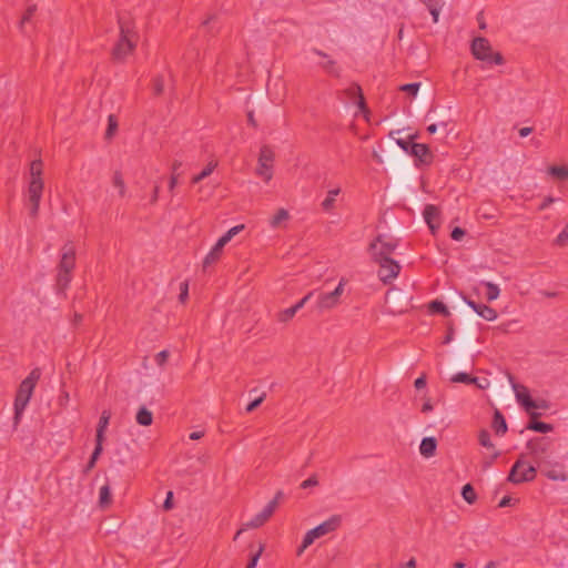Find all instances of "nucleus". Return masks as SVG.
Wrapping results in <instances>:
<instances>
[{
    "label": "nucleus",
    "mask_w": 568,
    "mask_h": 568,
    "mask_svg": "<svg viewBox=\"0 0 568 568\" xmlns=\"http://www.w3.org/2000/svg\"><path fill=\"white\" fill-rule=\"evenodd\" d=\"M172 499H173V493L169 491L168 495H166V498L164 500V504H163V508L165 510H170L173 507Z\"/></svg>",
    "instance_id": "nucleus-60"
},
{
    "label": "nucleus",
    "mask_w": 568,
    "mask_h": 568,
    "mask_svg": "<svg viewBox=\"0 0 568 568\" xmlns=\"http://www.w3.org/2000/svg\"><path fill=\"white\" fill-rule=\"evenodd\" d=\"M462 496L463 498L469 504H474L477 499V495L475 493V489L470 484H466L462 489Z\"/></svg>",
    "instance_id": "nucleus-35"
},
{
    "label": "nucleus",
    "mask_w": 568,
    "mask_h": 568,
    "mask_svg": "<svg viewBox=\"0 0 568 568\" xmlns=\"http://www.w3.org/2000/svg\"><path fill=\"white\" fill-rule=\"evenodd\" d=\"M222 252L223 251H215V245H214L204 258V262H203L204 266H209V265L215 263L221 257Z\"/></svg>",
    "instance_id": "nucleus-41"
},
{
    "label": "nucleus",
    "mask_w": 568,
    "mask_h": 568,
    "mask_svg": "<svg viewBox=\"0 0 568 568\" xmlns=\"http://www.w3.org/2000/svg\"><path fill=\"white\" fill-rule=\"evenodd\" d=\"M450 381L453 383H464V384H474V383H477V377H473L470 376L469 374L467 373H457L455 374Z\"/></svg>",
    "instance_id": "nucleus-37"
},
{
    "label": "nucleus",
    "mask_w": 568,
    "mask_h": 568,
    "mask_svg": "<svg viewBox=\"0 0 568 568\" xmlns=\"http://www.w3.org/2000/svg\"><path fill=\"white\" fill-rule=\"evenodd\" d=\"M216 166V163L210 162L199 174L194 175L191 180L192 184H197L205 178L212 174Z\"/></svg>",
    "instance_id": "nucleus-33"
},
{
    "label": "nucleus",
    "mask_w": 568,
    "mask_h": 568,
    "mask_svg": "<svg viewBox=\"0 0 568 568\" xmlns=\"http://www.w3.org/2000/svg\"><path fill=\"white\" fill-rule=\"evenodd\" d=\"M480 284L486 287V298L489 302L495 301L499 297L500 290L497 284L486 281L480 282Z\"/></svg>",
    "instance_id": "nucleus-29"
},
{
    "label": "nucleus",
    "mask_w": 568,
    "mask_h": 568,
    "mask_svg": "<svg viewBox=\"0 0 568 568\" xmlns=\"http://www.w3.org/2000/svg\"><path fill=\"white\" fill-rule=\"evenodd\" d=\"M452 239L455 240V241H462L463 237L465 236V231L460 227H455L453 231H452V234H450Z\"/></svg>",
    "instance_id": "nucleus-58"
},
{
    "label": "nucleus",
    "mask_w": 568,
    "mask_h": 568,
    "mask_svg": "<svg viewBox=\"0 0 568 568\" xmlns=\"http://www.w3.org/2000/svg\"><path fill=\"white\" fill-rule=\"evenodd\" d=\"M112 184L114 187L119 190L120 197H124L126 194V186L123 179V175L120 171H115L112 176Z\"/></svg>",
    "instance_id": "nucleus-30"
},
{
    "label": "nucleus",
    "mask_w": 568,
    "mask_h": 568,
    "mask_svg": "<svg viewBox=\"0 0 568 568\" xmlns=\"http://www.w3.org/2000/svg\"><path fill=\"white\" fill-rule=\"evenodd\" d=\"M314 292L307 293L303 298H301L293 307L298 312L301 308L304 307V305L310 301V298L313 296Z\"/></svg>",
    "instance_id": "nucleus-54"
},
{
    "label": "nucleus",
    "mask_w": 568,
    "mask_h": 568,
    "mask_svg": "<svg viewBox=\"0 0 568 568\" xmlns=\"http://www.w3.org/2000/svg\"><path fill=\"white\" fill-rule=\"evenodd\" d=\"M169 356H170L169 351H166V349L161 351V352H160V353H158V354H156V356H155V362H156V364H158L159 366H161V367H162V366H164V365H165V363H166V361H168V358H169Z\"/></svg>",
    "instance_id": "nucleus-48"
},
{
    "label": "nucleus",
    "mask_w": 568,
    "mask_h": 568,
    "mask_svg": "<svg viewBox=\"0 0 568 568\" xmlns=\"http://www.w3.org/2000/svg\"><path fill=\"white\" fill-rule=\"evenodd\" d=\"M265 399V394H262L258 398L254 399L246 406V412L252 413L254 409H256Z\"/></svg>",
    "instance_id": "nucleus-50"
},
{
    "label": "nucleus",
    "mask_w": 568,
    "mask_h": 568,
    "mask_svg": "<svg viewBox=\"0 0 568 568\" xmlns=\"http://www.w3.org/2000/svg\"><path fill=\"white\" fill-rule=\"evenodd\" d=\"M536 474L537 470L532 465L528 464L523 458H518L509 471L508 480L513 484L531 481L535 479Z\"/></svg>",
    "instance_id": "nucleus-8"
},
{
    "label": "nucleus",
    "mask_w": 568,
    "mask_h": 568,
    "mask_svg": "<svg viewBox=\"0 0 568 568\" xmlns=\"http://www.w3.org/2000/svg\"><path fill=\"white\" fill-rule=\"evenodd\" d=\"M112 503L111 487L109 484L103 485L99 491V505L101 508H106Z\"/></svg>",
    "instance_id": "nucleus-24"
},
{
    "label": "nucleus",
    "mask_w": 568,
    "mask_h": 568,
    "mask_svg": "<svg viewBox=\"0 0 568 568\" xmlns=\"http://www.w3.org/2000/svg\"><path fill=\"white\" fill-rule=\"evenodd\" d=\"M231 241L226 234H223L215 243V251H223V247Z\"/></svg>",
    "instance_id": "nucleus-55"
},
{
    "label": "nucleus",
    "mask_w": 568,
    "mask_h": 568,
    "mask_svg": "<svg viewBox=\"0 0 568 568\" xmlns=\"http://www.w3.org/2000/svg\"><path fill=\"white\" fill-rule=\"evenodd\" d=\"M118 130V120L115 115L110 114L108 116V128L105 131V139L110 140L114 136L115 132Z\"/></svg>",
    "instance_id": "nucleus-36"
},
{
    "label": "nucleus",
    "mask_w": 568,
    "mask_h": 568,
    "mask_svg": "<svg viewBox=\"0 0 568 568\" xmlns=\"http://www.w3.org/2000/svg\"><path fill=\"white\" fill-rule=\"evenodd\" d=\"M284 498V493L282 490H278L274 498L272 500H270L268 503H274V510H276L278 504L281 503V500Z\"/></svg>",
    "instance_id": "nucleus-61"
},
{
    "label": "nucleus",
    "mask_w": 568,
    "mask_h": 568,
    "mask_svg": "<svg viewBox=\"0 0 568 568\" xmlns=\"http://www.w3.org/2000/svg\"><path fill=\"white\" fill-rule=\"evenodd\" d=\"M548 173L561 180L568 179V168L566 166L552 165L548 169Z\"/></svg>",
    "instance_id": "nucleus-38"
},
{
    "label": "nucleus",
    "mask_w": 568,
    "mask_h": 568,
    "mask_svg": "<svg viewBox=\"0 0 568 568\" xmlns=\"http://www.w3.org/2000/svg\"><path fill=\"white\" fill-rule=\"evenodd\" d=\"M471 53L475 59L484 62L488 67L501 65L504 63L501 53L493 51L489 41L483 37H477L473 40Z\"/></svg>",
    "instance_id": "nucleus-5"
},
{
    "label": "nucleus",
    "mask_w": 568,
    "mask_h": 568,
    "mask_svg": "<svg viewBox=\"0 0 568 568\" xmlns=\"http://www.w3.org/2000/svg\"><path fill=\"white\" fill-rule=\"evenodd\" d=\"M423 215H424L425 222L427 223V225L434 233L436 231V229H438V226H439V224H438L439 210L437 209V206H435L433 204H428L425 206V209L423 211Z\"/></svg>",
    "instance_id": "nucleus-17"
},
{
    "label": "nucleus",
    "mask_w": 568,
    "mask_h": 568,
    "mask_svg": "<svg viewBox=\"0 0 568 568\" xmlns=\"http://www.w3.org/2000/svg\"><path fill=\"white\" fill-rule=\"evenodd\" d=\"M478 442L483 447L493 450L490 459L485 462V467H489L494 463V460L499 457V452L495 449V445L491 442L490 434L486 429H481L479 432Z\"/></svg>",
    "instance_id": "nucleus-16"
},
{
    "label": "nucleus",
    "mask_w": 568,
    "mask_h": 568,
    "mask_svg": "<svg viewBox=\"0 0 568 568\" xmlns=\"http://www.w3.org/2000/svg\"><path fill=\"white\" fill-rule=\"evenodd\" d=\"M555 201H556V199H555V197H552V196H547V197L542 201V203L539 205L538 210H539V211H544V210H546V209H547L550 204H552Z\"/></svg>",
    "instance_id": "nucleus-62"
},
{
    "label": "nucleus",
    "mask_w": 568,
    "mask_h": 568,
    "mask_svg": "<svg viewBox=\"0 0 568 568\" xmlns=\"http://www.w3.org/2000/svg\"><path fill=\"white\" fill-rule=\"evenodd\" d=\"M476 313L480 317H483L484 320L489 321V322L495 321L498 316L496 310H494L493 307L485 305V304H479L478 308L476 310Z\"/></svg>",
    "instance_id": "nucleus-26"
},
{
    "label": "nucleus",
    "mask_w": 568,
    "mask_h": 568,
    "mask_svg": "<svg viewBox=\"0 0 568 568\" xmlns=\"http://www.w3.org/2000/svg\"><path fill=\"white\" fill-rule=\"evenodd\" d=\"M527 429L546 434V433L551 432L554 429V427L551 424L538 422V420H536V418L530 417V422L527 425Z\"/></svg>",
    "instance_id": "nucleus-25"
},
{
    "label": "nucleus",
    "mask_w": 568,
    "mask_h": 568,
    "mask_svg": "<svg viewBox=\"0 0 568 568\" xmlns=\"http://www.w3.org/2000/svg\"><path fill=\"white\" fill-rule=\"evenodd\" d=\"M104 434V430L97 429L94 448L103 450Z\"/></svg>",
    "instance_id": "nucleus-53"
},
{
    "label": "nucleus",
    "mask_w": 568,
    "mask_h": 568,
    "mask_svg": "<svg viewBox=\"0 0 568 568\" xmlns=\"http://www.w3.org/2000/svg\"><path fill=\"white\" fill-rule=\"evenodd\" d=\"M415 138V135H410L408 140H404V139H397L396 140V143L397 145L404 150L405 152H407L408 154L410 153V146H413V142L412 140Z\"/></svg>",
    "instance_id": "nucleus-45"
},
{
    "label": "nucleus",
    "mask_w": 568,
    "mask_h": 568,
    "mask_svg": "<svg viewBox=\"0 0 568 568\" xmlns=\"http://www.w3.org/2000/svg\"><path fill=\"white\" fill-rule=\"evenodd\" d=\"M318 485V480L316 475H312L307 479L303 480L301 484V488L306 489L308 487H314Z\"/></svg>",
    "instance_id": "nucleus-52"
},
{
    "label": "nucleus",
    "mask_w": 568,
    "mask_h": 568,
    "mask_svg": "<svg viewBox=\"0 0 568 568\" xmlns=\"http://www.w3.org/2000/svg\"><path fill=\"white\" fill-rule=\"evenodd\" d=\"M290 219L288 211L285 209H280L277 212L273 215V217L270 221V225L273 229H277L281 226L283 222H286Z\"/></svg>",
    "instance_id": "nucleus-27"
},
{
    "label": "nucleus",
    "mask_w": 568,
    "mask_h": 568,
    "mask_svg": "<svg viewBox=\"0 0 568 568\" xmlns=\"http://www.w3.org/2000/svg\"><path fill=\"white\" fill-rule=\"evenodd\" d=\"M436 447L437 442L434 437H425L419 445V452L424 457L429 458L435 455Z\"/></svg>",
    "instance_id": "nucleus-19"
},
{
    "label": "nucleus",
    "mask_w": 568,
    "mask_h": 568,
    "mask_svg": "<svg viewBox=\"0 0 568 568\" xmlns=\"http://www.w3.org/2000/svg\"><path fill=\"white\" fill-rule=\"evenodd\" d=\"M231 241L226 234H223L215 243V251H223V247Z\"/></svg>",
    "instance_id": "nucleus-57"
},
{
    "label": "nucleus",
    "mask_w": 568,
    "mask_h": 568,
    "mask_svg": "<svg viewBox=\"0 0 568 568\" xmlns=\"http://www.w3.org/2000/svg\"><path fill=\"white\" fill-rule=\"evenodd\" d=\"M548 446V442L545 438H536L528 442L527 447L534 455L545 453Z\"/></svg>",
    "instance_id": "nucleus-23"
},
{
    "label": "nucleus",
    "mask_w": 568,
    "mask_h": 568,
    "mask_svg": "<svg viewBox=\"0 0 568 568\" xmlns=\"http://www.w3.org/2000/svg\"><path fill=\"white\" fill-rule=\"evenodd\" d=\"M548 408H549V404L547 403V400L541 399V400H535V406L532 407V410L534 409H548Z\"/></svg>",
    "instance_id": "nucleus-63"
},
{
    "label": "nucleus",
    "mask_w": 568,
    "mask_h": 568,
    "mask_svg": "<svg viewBox=\"0 0 568 568\" xmlns=\"http://www.w3.org/2000/svg\"><path fill=\"white\" fill-rule=\"evenodd\" d=\"M75 267V247L67 243L61 248V256L57 267V288L64 292L72 281V272Z\"/></svg>",
    "instance_id": "nucleus-3"
},
{
    "label": "nucleus",
    "mask_w": 568,
    "mask_h": 568,
    "mask_svg": "<svg viewBox=\"0 0 568 568\" xmlns=\"http://www.w3.org/2000/svg\"><path fill=\"white\" fill-rule=\"evenodd\" d=\"M374 262L379 266L377 274L384 284H390L400 272V265L392 257H383Z\"/></svg>",
    "instance_id": "nucleus-11"
},
{
    "label": "nucleus",
    "mask_w": 568,
    "mask_h": 568,
    "mask_svg": "<svg viewBox=\"0 0 568 568\" xmlns=\"http://www.w3.org/2000/svg\"><path fill=\"white\" fill-rule=\"evenodd\" d=\"M420 2L426 6L433 17V21L436 23L438 21L439 12L445 6V0H420Z\"/></svg>",
    "instance_id": "nucleus-20"
},
{
    "label": "nucleus",
    "mask_w": 568,
    "mask_h": 568,
    "mask_svg": "<svg viewBox=\"0 0 568 568\" xmlns=\"http://www.w3.org/2000/svg\"><path fill=\"white\" fill-rule=\"evenodd\" d=\"M397 246L398 242L396 239L384 234L378 235L376 240L369 244L373 261L390 257Z\"/></svg>",
    "instance_id": "nucleus-7"
},
{
    "label": "nucleus",
    "mask_w": 568,
    "mask_h": 568,
    "mask_svg": "<svg viewBox=\"0 0 568 568\" xmlns=\"http://www.w3.org/2000/svg\"><path fill=\"white\" fill-rule=\"evenodd\" d=\"M275 154L268 145H263L260 150L258 164L256 174L265 182H270L273 178V162Z\"/></svg>",
    "instance_id": "nucleus-10"
},
{
    "label": "nucleus",
    "mask_w": 568,
    "mask_h": 568,
    "mask_svg": "<svg viewBox=\"0 0 568 568\" xmlns=\"http://www.w3.org/2000/svg\"><path fill=\"white\" fill-rule=\"evenodd\" d=\"M263 546L258 547V550L251 557L250 562L246 568H255L257 565V561L263 552Z\"/></svg>",
    "instance_id": "nucleus-51"
},
{
    "label": "nucleus",
    "mask_w": 568,
    "mask_h": 568,
    "mask_svg": "<svg viewBox=\"0 0 568 568\" xmlns=\"http://www.w3.org/2000/svg\"><path fill=\"white\" fill-rule=\"evenodd\" d=\"M414 386L417 388V389H422L426 386V377L425 375H422L420 377H418L415 383H414Z\"/></svg>",
    "instance_id": "nucleus-64"
},
{
    "label": "nucleus",
    "mask_w": 568,
    "mask_h": 568,
    "mask_svg": "<svg viewBox=\"0 0 568 568\" xmlns=\"http://www.w3.org/2000/svg\"><path fill=\"white\" fill-rule=\"evenodd\" d=\"M344 93L347 97V99L355 102L359 109H365V99L363 95V91L357 83H352L348 88L344 90Z\"/></svg>",
    "instance_id": "nucleus-18"
},
{
    "label": "nucleus",
    "mask_w": 568,
    "mask_h": 568,
    "mask_svg": "<svg viewBox=\"0 0 568 568\" xmlns=\"http://www.w3.org/2000/svg\"><path fill=\"white\" fill-rule=\"evenodd\" d=\"M296 310L292 306V307H288V308H285L281 312L277 313V321L281 322V323H286L288 321H291L295 314H296Z\"/></svg>",
    "instance_id": "nucleus-40"
},
{
    "label": "nucleus",
    "mask_w": 568,
    "mask_h": 568,
    "mask_svg": "<svg viewBox=\"0 0 568 568\" xmlns=\"http://www.w3.org/2000/svg\"><path fill=\"white\" fill-rule=\"evenodd\" d=\"M182 162L180 160H174L171 165V176L169 181V191L172 193L178 185L179 178L182 175L181 172Z\"/></svg>",
    "instance_id": "nucleus-21"
},
{
    "label": "nucleus",
    "mask_w": 568,
    "mask_h": 568,
    "mask_svg": "<svg viewBox=\"0 0 568 568\" xmlns=\"http://www.w3.org/2000/svg\"><path fill=\"white\" fill-rule=\"evenodd\" d=\"M187 297H189V283L185 281L180 284L179 301L184 304L187 301Z\"/></svg>",
    "instance_id": "nucleus-46"
},
{
    "label": "nucleus",
    "mask_w": 568,
    "mask_h": 568,
    "mask_svg": "<svg viewBox=\"0 0 568 568\" xmlns=\"http://www.w3.org/2000/svg\"><path fill=\"white\" fill-rule=\"evenodd\" d=\"M43 174V162L40 159H36L30 163L29 169V183H28V200L30 203L31 216H37L40 207V202L44 189V182L42 179Z\"/></svg>",
    "instance_id": "nucleus-2"
},
{
    "label": "nucleus",
    "mask_w": 568,
    "mask_h": 568,
    "mask_svg": "<svg viewBox=\"0 0 568 568\" xmlns=\"http://www.w3.org/2000/svg\"><path fill=\"white\" fill-rule=\"evenodd\" d=\"M419 87H420V83H417V82L407 83V84L400 85L399 90L403 92H407L413 97H416V94L418 93Z\"/></svg>",
    "instance_id": "nucleus-43"
},
{
    "label": "nucleus",
    "mask_w": 568,
    "mask_h": 568,
    "mask_svg": "<svg viewBox=\"0 0 568 568\" xmlns=\"http://www.w3.org/2000/svg\"><path fill=\"white\" fill-rule=\"evenodd\" d=\"M110 418H111V413L109 410H103L101 413L97 429H101V430L105 432L109 426Z\"/></svg>",
    "instance_id": "nucleus-42"
},
{
    "label": "nucleus",
    "mask_w": 568,
    "mask_h": 568,
    "mask_svg": "<svg viewBox=\"0 0 568 568\" xmlns=\"http://www.w3.org/2000/svg\"><path fill=\"white\" fill-rule=\"evenodd\" d=\"M40 371L34 368L31 373L20 383L14 398V422L18 423L23 414L30 398L33 394L36 385L40 378Z\"/></svg>",
    "instance_id": "nucleus-4"
},
{
    "label": "nucleus",
    "mask_w": 568,
    "mask_h": 568,
    "mask_svg": "<svg viewBox=\"0 0 568 568\" xmlns=\"http://www.w3.org/2000/svg\"><path fill=\"white\" fill-rule=\"evenodd\" d=\"M152 422V413L148 408L141 407L136 414V423L141 426H150Z\"/></svg>",
    "instance_id": "nucleus-28"
},
{
    "label": "nucleus",
    "mask_w": 568,
    "mask_h": 568,
    "mask_svg": "<svg viewBox=\"0 0 568 568\" xmlns=\"http://www.w3.org/2000/svg\"><path fill=\"white\" fill-rule=\"evenodd\" d=\"M409 154L415 158L416 165H429L434 160V155L428 145L424 143H414L413 146H410Z\"/></svg>",
    "instance_id": "nucleus-13"
},
{
    "label": "nucleus",
    "mask_w": 568,
    "mask_h": 568,
    "mask_svg": "<svg viewBox=\"0 0 568 568\" xmlns=\"http://www.w3.org/2000/svg\"><path fill=\"white\" fill-rule=\"evenodd\" d=\"M339 189L329 190L325 200L322 202V207L324 211L328 212L334 207L335 199L339 194Z\"/></svg>",
    "instance_id": "nucleus-31"
},
{
    "label": "nucleus",
    "mask_w": 568,
    "mask_h": 568,
    "mask_svg": "<svg viewBox=\"0 0 568 568\" xmlns=\"http://www.w3.org/2000/svg\"><path fill=\"white\" fill-rule=\"evenodd\" d=\"M37 8L36 6H30L27 8V10L24 11L22 18H21V21H20V28L23 29L24 24L27 22H29L32 17L34 16V12H36Z\"/></svg>",
    "instance_id": "nucleus-44"
},
{
    "label": "nucleus",
    "mask_w": 568,
    "mask_h": 568,
    "mask_svg": "<svg viewBox=\"0 0 568 568\" xmlns=\"http://www.w3.org/2000/svg\"><path fill=\"white\" fill-rule=\"evenodd\" d=\"M346 280L342 278L333 292L321 293L317 296L316 308L318 312H325L335 308L341 303V296L344 293Z\"/></svg>",
    "instance_id": "nucleus-9"
},
{
    "label": "nucleus",
    "mask_w": 568,
    "mask_h": 568,
    "mask_svg": "<svg viewBox=\"0 0 568 568\" xmlns=\"http://www.w3.org/2000/svg\"><path fill=\"white\" fill-rule=\"evenodd\" d=\"M274 503H268L262 511L256 514L250 521L245 524V528H258L263 526L274 514Z\"/></svg>",
    "instance_id": "nucleus-15"
},
{
    "label": "nucleus",
    "mask_w": 568,
    "mask_h": 568,
    "mask_svg": "<svg viewBox=\"0 0 568 568\" xmlns=\"http://www.w3.org/2000/svg\"><path fill=\"white\" fill-rule=\"evenodd\" d=\"M102 452L103 450H101V449H97V448L93 449V453L83 469V473L85 475L89 474L95 467V464H97L99 457L101 456Z\"/></svg>",
    "instance_id": "nucleus-39"
},
{
    "label": "nucleus",
    "mask_w": 568,
    "mask_h": 568,
    "mask_svg": "<svg viewBox=\"0 0 568 568\" xmlns=\"http://www.w3.org/2000/svg\"><path fill=\"white\" fill-rule=\"evenodd\" d=\"M231 241L226 234H223L215 243V251H223V247Z\"/></svg>",
    "instance_id": "nucleus-56"
},
{
    "label": "nucleus",
    "mask_w": 568,
    "mask_h": 568,
    "mask_svg": "<svg viewBox=\"0 0 568 568\" xmlns=\"http://www.w3.org/2000/svg\"><path fill=\"white\" fill-rule=\"evenodd\" d=\"M513 389L515 392L517 402L525 408V410L529 414V416L531 418H538L540 416V414L532 412V407L535 406V400L530 397L527 387L524 385L513 383Z\"/></svg>",
    "instance_id": "nucleus-12"
},
{
    "label": "nucleus",
    "mask_w": 568,
    "mask_h": 568,
    "mask_svg": "<svg viewBox=\"0 0 568 568\" xmlns=\"http://www.w3.org/2000/svg\"><path fill=\"white\" fill-rule=\"evenodd\" d=\"M118 23L119 38L112 48L111 57L116 62H124L133 54L140 37L134 21L129 16H119Z\"/></svg>",
    "instance_id": "nucleus-1"
},
{
    "label": "nucleus",
    "mask_w": 568,
    "mask_h": 568,
    "mask_svg": "<svg viewBox=\"0 0 568 568\" xmlns=\"http://www.w3.org/2000/svg\"><path fill=\"white\" fill-rule=\"evenodd\" d=\"M428 308L430 313H439L444 316L450 315V312L448 311L447 306L443 302L437 300L432 301L428 305Z\"/></svg>",
    "instance_id": "nucleus-34"
},
{
    "label": "nucleus",
    "mask_w": 568,
    "mask_h": 568,
    "mask_svg": "<svg viewBox=\"0 0 568 568\" xmlns=\"http://www.w3.org/2000/svg\"><path fill=\"white\" fill-rule=\"evenodd\" d=\"M493 429L497 435L503 436L507 432V423L503 414L496 409L491 424Z\"/></svg>",
    "instance_id": "nucleus-22"
},
{
    "label": "nucleus",
    "mask_w": 568,
    "mask_h": 568,
    "mask_svg": "<svg viewBox=\"0 0 568 568\" xmlns=\"http://www.w3.org/2000/svg\"><path fill=\"white\" fill-rule=\"evenodd\" d=\"M545 476L551 480L565 481L568 476L562 467H557L552 469L545 470Z\"/></svg>",
    "instance_id": "nucleus-32"
},
{
    "label": "nucleus",
    "mask_w": 568,
    "mask_h": 568,
    "mask_svg": "<svg viewBox=\"0 0 568 568\" xmlns=\"http://www.w3.org/2000/svg\"><path fill=\"white\" fill-rule=\"evenodd\" d=\"M243 229H244L243 224L235 225V226L231 227L225 234H226L227 237H230L232 240L233 236L239 234Z\"/></svg>",
    "instance_id": "nucleus-59"
},
{
    "label": "nucleus",
    "mask_w": 568,
    "mask_h": 568,
    "mask_svg": "<svg viewBox=\"0 0 568 568\" xmlns=\"http://www.w3.org/2000/svg\"><path fill=\"white\" fill-rule=\"evenodd\" d=\"M153 90L155 94H161L164 90V80L162 77H158L153 81Z\"/></svg>",
    "instance_id": "nucleus-49"
},
{
    "label": "nucleus",
    "mask_w": 568,
    "mask_h": 568,
    "mask_svg": "<svg viewBox=\"0 0 568 568\" xmlns=\"http://www.w3.org/2000/svg\"><path fill=\"white\" fill-rule=\"evenodd\" d=\"M341 521V516L334 515L315 528L308 530L303 538L302 545L297 549V556H301L304 550L315 541V539L335 531L339 527Z\"/></svg>",
    "instance_id": "nucleus-6"
},
{
    "label": "nucleus",
    "mask_w": 568,
    "mask_h": 568,
    "mask_svg": "<svg viewBox=\"0 0 568 568\" xmlns=\"http://www.w3.org/2000/svg\"><path fill=\"white\" fill-rule=\"evenodd\" d=\"M312 52L324 59V61L320 63V67L325 73L335 78L341 77V68L338 67L337 62L334 59H332L327 53L323 52L322 50L315 48L312 49Z\"/></svg>",
    "instance_id": "nucleus-14"
},
{
    "label": "nucleus",
    "mask_w": 568,
    "mask_h": 568,
    "mask_svg": "<svg viewBox=\"0 0 568 568\" xmlns=\"http://www.w3.org/2000/svg\"><path fill=\"white\" fill-rule=\"evenodd\" d=\"M568 243V224L565 229L558 234L556 237V244L559 246H565Z\"/></svg>",
    "instance_id": "nucleus-47"
}]
</instances>
